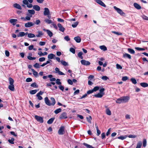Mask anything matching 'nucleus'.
<instances>
[{"label":"nucleus","instance_id":"de8ad7c7","mask_svg":"<svg viewBox=\"0 0 148 148\" xmlns=\"http://www.w3.org/2000/svg\"><path fill=\"white\" fill-rule=\"evenodd\" d=\"M44 21L47 24H49L52 23V21L51 20H50L48 19H46Z\"/></svg>","mask_w":148,"mask_h":148},{"label":"nucleus","instance_id":"39448f33","mask_svg":"<svg viewBox=\"0 0 148 148\" xmlns=\"http://www.w3.org/2000/svg\"><path fill=\"white\" fill-rule=\"evenodd\" d=\"M81 64L83 65L88 66L90 65V63L88 61L84 60H82L81 61Z\"/></svg>","mask_w":148,"mask_h":148},{"label":"nucleus","instance_id":"774afa93","mask_svg":"<svg viewBox=\"0 0 148 148\" xmlns=\"http://www.w3.org/2000/svg\"><path fill=\"white\" fill-rule=\"evenodd\" d=\"M142 18L144 20H148V17L145 15L142 16Z\"/></svg>","mask_w":148,"mask_h":148},{"label":"nucleus","instance_id":"412c9836","mask_svg":"<svg viewBox=\"0 0 148 148\" xmlns=\"http://www.w3.org/2000/svg\"><path fill=\"white\" fill-rule=\"evenodd\" d=\"M13 7L16 8L21 10L22 9L21 7V6L17 3H14L13 5Z\"/></svg>","mask_w":148,"mask_h":148},{"label":"nucleus","instance_id":"a18cd8bd","mask_svg":"<svg viewBox=\"0 0 148 148\" xmlns=\"http://www.w3.org/2000/svg\"><path fill=\"white\" fill-rule=\"evenodd\" d=\"M112 32L113 33H114L115 34H116L117 35H122V34L120 32H116L114 31H112Z\"/></svg>","mask_w":148,"mask_h":148},{"label":"nucleus","instance_id":"3c124183","mask_svg":"<svg viewBox=\"0 0 148 148\" xmlns=\"http://www.w3.org/2000/svg\"><path fill=\"white\" fill-rule=\"evenodd\" d=\"M34 66L36 68H40V65H39V64L36 63L34 65Z\"/></svg>","mask_w":148,"mask_h":148},{"label":"nucleus","instance_id":"72a5a7b5","mask_svg":"<svg viewBox=\"0 0 148 148\" xmlns=\"http://www.w3.org/2000/svg\"><path fill=\"white\" fill-rule=\"evenodd\" d=\"M100 48L103 51H106L107 50V49L106 47L104 45H102L99 46Z\"/></svg>","mask_w":148,"mask_h":148},{"label":"nucleus","instance_id":"bf43d9fd","mask_svg":"<svg viewBox=\"0 0 148 148\" xmlns=\"http://www.w3.org/2000/svg\"><path fill=\"white\" fill-rule=\"evenodd\" d=\"M105 90V89L104 88H102L101 89L99 90L100 93H101L103 95L104 94V91Z\"/></svg>","mask_w":148,"mask_h":148},{"label":"nucleus","instance_id":"473e14b6","mask_svg":"<svg viewBox=\"0 0 148 148\" xmlns=\"http://www.w3.org/2000/svg\"><path fill=\"white\" fill-rule=\"evenodd\" d=\"M27 37L29 38H32L35 37L36 36L34 34L31 33H29L27 34Z\"/></svg>","mask_w":148,"mask_h":148},{"label":"nucleus","instance_id":"aec40b11","mask_svg":"<svg viewBox=\"0 0 148 148\" xmlns=\"http://www.w3.org/2000/svg\"><path fill=\"white\" fill-rule=\"evenodd\" d=\"M55 57V55L51 53L48 55V58L49 59H54V58Z\"/></svg>","mask_w":148,"mask_h":148},{"label":"nucleus","instance_id":"c756f323","mask_svg":"<svg viewBox=\"0 0 148 148\" xmlns=\"http://www.w3.org/2000/svg\"><path fill=\"white\" fill-rule=\"evenodd\" d=\"M116 102L119 104H120L122 103H123L121 97L117 99L116 101Z\"/></svg>","mask_w":148,"mask_h":148},{"label":"nucleus","instance_id":"e2e57ef3","mask_svg":"<svg viewBox=\"0 0 148 148\" xmlns=\"http://www.w3.org/2000/svg\"><path fill=\"white\" fill-rule=\"evenodd\" d=\"M116 67L117 69H122V67L120 65L117 64H116Z\"/></svg>","mask_w":148,"mask_h":148},{"label":"nucleus","instance_id":"8fccbe9b","mask_svg":"<svg viewBox=\"0 0 148 148\" xmlns=\"http://www.w3.org/2000/svg\"><path fill=\"white\" fill-rule=\"evenodd\" d=\"M82 54L83 53L82 52H79L77 54L78 57L81 59H82L83 58V57L82 56Z\"/></svg>","mask_w":148,"mask_h":148},{"label":"nucleus","instance_id":"f3484780","mask_svg":"<svg viewBox=\"0 0 148 148\" xmlns=\"http://www.w3.org/2000/svg\"><path fill=\"white\" fill-rule=\"evenodd\" d=\"M17 21V20L16 19H12L10 20L9 21L13 25H14L16 24V22Z\"/></svg>","mask_w":148,"mask_h":148},{"label":"nucleus","instance_id":"393cba45","mask_svg":"<svg viewBox=\"0 0 148 148\" xmlns=\"http://www.w3.org/2000/svg\"><path fill=\"white\" fill-rule=\"evenodd\" d=\"M127 51L130 53L131 54H134L135 53V51L133 49L131 48H128L127 49Z\"/></svg>","mask_w":148,"mask_h":148},{"label":"nucleus","instance_id":"1a4fd4ad","mask_svg":"<svg viewBox=\"0 0 148 148\" xmlns=\"http://www.w3.org/2000/svg\"><path fill=\"white\" fill-rule=\"evenodd\" d=\"M96 3L103 7H106L105 4L101 0H95Z\"/></svg>","mask_w":148,"mask_h":148},{"label":"nucleus","instance_id":"7ed1b4c3","mask_svg":"<svg viewBox=\"0 0 148 148\" xmlns=\"http://www.w3.org/2000/svg\"><path fill=\"white\" fill-rule=\"evenodd\" d=\"M34 117L37 121L40 123H43V117L37 115L35 116Z\"/></svg>","mask_w":148,"mask_h":148},{"label":"nucleus","instance_id":"cd10ccee","mask_svg":"<svg viewBox=\"0 0 148 148\" xmlns=\"http://www.w3.org/2000/svg\"><path fill=\"white\" fill-rule=\"evenodd\" d=\"M9 89L12 91H14V86L13 84L10 85L8 86Z\"/></svg>","mask_w":148,"mask_h":148},{"label":"nucleus","instance_id":"4d7b16f0","mask_svg":"<svg viewBox=\"0 0 148 148\" xmlns=\"http://www.w3.org/2000/svg\"><path fill=\"white\" fill-rule=\"evenodd\" d=\"M101 79L104 80L106 81L108 79H109V78L106 76H104L101 77Z\"/></svg>","mask_w":148,"mask_h":148},{"label":"nucleus","instance_id":"423d86ee","mask_svg":"<svg viewBox=\"0 0 148 148\" xmlns=\"http://www.w3.org/2000/svg\"><path fill=\"white\" fill-rule=\"evenodd\" d=\"M55 73H58L59 75H65V74L62 73V72L60 71L59 69L57 67H56L55 69Z\"/></svg>","mask_w":148,"mask_h":148},{"label":"nucleus","instance_id":"864d4df0","mask_svg":"<svg viewBox=\"0 0 148 148\" xmlns=\"http://www.w3.org/2000/svg\"><path fill=\"white\" fill-rule=\"evenodd\" d=\"M86 119L87 121L90 123H91V120L92 119V118L91 116H90L88 117H87Z\"/></svg>","mask_w":148,"mask_h":148},{"label":"nucleus","instance_id":"6e6552de","mask_svg":"<svg viewBox=\"0 0 148 148\" xmlns=\"http://www.w3.org/2000/svg\"><path fill=\"white\" fill-rule=\"evenodd\" d=\"M34 25V23L32 22H29L25 24V26L26 27H29Z\"/></svg>","mask_w":148,"mask_h":148},{"label":"nucleus","instance_id":"052dcab7","mask_svg":"<svg viewBox=\"0 0 148 148\" xmlns=\"http://www.w3.org/2000/svg\"><path fill=\"white\" fill-rule=\"evenodd\" d=\"M27 58L30 60H34L36 59V57H32L30 56H28L27 57Z\"/></svg>","mask_w":148,"mask_h":148},{"label":"nucleus","instance_id":"dca6fc26","mask_svg":"<svg viewBox=\"0 0 148 148\" xmlns=\"http://www.w3.org/2000/svg\"><path fill=\"white\" fill-rule=\"evenodd\" d=\"M74 39L77 43L80 42L81 40V38L78 36L75 37Z\"/></svg>","mask_w":148,"mask_h":148},{"label":"nucleus","instance_id":"f8f14e48","mask_svg":"<svg viewBox=\"0 0 148 148\" xmlns=\"http://www.w3.org/2000/svg\"><path fill=\"white\" fill-rule=\"evenodd\" d=\"M60 119H64L67 118L66 113V112L62 113L59 116Z\"/></svg>","mask_w":148,"mask_h":148},{"label":"nucleus","instance_id":"bb28decb","mask_svg":"<svg viewBox=\"0 0 148 148\" xmlns=\"http://www.w3.org/2000/svg\"><path fill=\"white\" fill-rule=\"evenodd\" d=\"M55 119V118H52L49 119L47 122V123L48 124H51L52 123L54 120Z\"/></svg>","mask_w":148,"mask_h":148},{"label":"nucleus","instance_id":"69168bd1","mask_svg":"<svg viewBox=\"0 0 148 148\" xmlns=\"http://www.w3.org/2000/svg\"><path fill=\"white\" fill-rule=\"evenodd\" d=\"M128 79V78L127 76L123 77L122 78V80L123 81H125Z\"/></svg>","mask_w":148,"mask_h":148},{"label":"nucleus","instance_id":"a211bd4d","mask_svg":"<svg viewBox=\"0 0 148 148\" xmlns=\"http://www.w3.org/2000/svg\"><path fill=\"white\" fill-rule=\"evenodd\" d=\"M43 30L47 32V34L49 37H51L53 36V34L48 29L46 30L45 29H43Z\"/></svg>","mask_w":148,"mask_h":148},{"label":"nucleus","instance_id":"4468645a","mask_svg":"<svg viewBox=\"0 0 148 148\" xmlns=\"http://www.w3.org/2000/svg\"><path fill=\"white\" fill-rule=\"evenodd\" d=\"M58 26L59 28V30L62 32H64L65 29V28L62 26L60 23H58Z\"/></svg>","mask_w":148,"mask_h":148},{"label":"nucleus","instance_id":"b1692460","mask_svg":"<svg viewBox=\"0 0 148 148\" xmlns=\"http://www.w3.org/2000/svg\"><path fill=\"white\" fill-rule=\"evenodd\" d=\"M134 7L137 9L140 10L141 8V7L138 3H135L134 4Z\"/></svg>","mask_w":148,"mask_h":148},{"label":"nucleus","instance_id":"20e7f679","mask_svg":"<svg viewBox=\"0 0 148 148\" xmlns=\"http://www.w3.org/2000/svg\"><path fill=\"white\" fill-rule=\"evenodd\" d=\"M65 133L64 127L63 126H61L58 131V133L59 135L63 134Z\"/></svg>","mask_w":148,"mask_h":148},{"label":"nucleus","instance_id":"37998d69","mask_svg":"<svg viewBox=\"0 0 148 148\" xmlns=\"http://www.w3.org/2000/svg\"><path fill=\"white\" fill-rule=\"evenodd\" d=\"M78 23H79L78 22H76L73 23V24L72 25V26L73 28H75L77 26L78 24Z\"/></svg>","mask_w":148,"mask_h":148},{"label":"nucleus","instance_id":"6e6d98bb","mask_svg":"<svg viewBox=\"0 0 148 148\" xmlns=\"http://www.w3.org/2000/svg\"><path fill=\"white\" fill-rule=\"evenodd\" d=\"M69 50L70 51L73 53V54H75V49H74L73 48H70Z\"/></svg>","mask_w":148,"mask_h":148},{"label":"nucleus","instance_id":"13d9d810","mask_svg":"<svg viewBox=\"0 0 148 148\" xmlns=\"http://www.w3.org/2000/svg\"><path fill=\"white\" fill-rule=\"evenodd\" d=\"M147 144V141L146 139H144L143 142V146L145 147L146 146Z\"/></svg>","mask_w":148,"mask_h":148},{"label":"nucleus","instance_id":"58836bf2","mask_svg":"<svg viewBox=\"0 0 148 148\" xmlns=\"http://www.w3.org/2000/svg\"><path fill=\"white\" fill-rule=\"evenodd\" d=\"M127 135H125L124 136H120L118 137L117 138L119 139H121L122 140H123L125 139L126 138H127Z\"/></svg>","mask_w":148,"mask_h":148},{"label":"nucleus","instance_id":"c85d7f7f","mask_svg":"<svg viewBox=\"0 0 148 148\" xmlns=\"http://www.w3.org/2000/svg\"><path fill=\"white\" fill-rule=\"evenodd\" d=\"M103 95L101 93H99L97 94L94 95V96L97 98H101L103 97Z\"/></svg>","mask_w":148,"mask_h":148},{"label":"nucleus","instance_id":"5701e85b","mask_svg":"<svg viewBox=\"0 0 148 148\" xmlns=\"http://www.w3.org/2000/svg\"><path fill=\"white\" fill-rule=\"evenodd\" d=\"M27 34V33H25V32H20L19 34L17 35V36L18 37H22L25 35V34Z\"/></svg>","mask_w":148,"mask_h":148},{"label":"nucleus","instance_id":"7c9ffc66","mask_svg":"<svg viewBox=\"0 0 148 148\" xmlns=\"http://www.w3.org/2000/svg\"><path fill=\"white\" fill-rule=\"evenodd\" d=\"M31 70L32 71L33 74L36 76V77H37L38 76V73L34 69H31Z\"/></svg>","mask_w":148,"mask_h":148},{"label":"nucleus","instance_id":"5fc2aeb1","mask_svg":"<svg viewBox=\"0 0 148 148\" xmlns=\"http://www.w3.org/2000/svg\"><path fill=\"white\" fill-rule=\"evenodd\" d=\"M135 49H136L137 50H138V51H145V49L141 48H140V47H136L135 48Z\"/></svg>","mask_w":148,"mask_h":148},{"label":"nucleus","instance_id":"9b49d317","mask_svg":"<svg viewBox=\"0 0 148 148\" xmlns=\"http://www.w3.org/2000/svg\"><path fill=\"white\" fill-rule=\"evenodd\" d=\"M49 13L50 12L49 9L47 8H45L44 12V15L45 16L48 15H49Z\"/></svg>","mask_w":148,"mask_h":148},{"label":"nucleus","instance_id":"e433bc0d","mask_svg":"<svg viewBox=\"0 0 148 148\" xmlns=\"http://www.w3.org/2000/svg\"><path fill=\"white\" fill-rule=\"evenodd\" d=\"M106 113L108 115H110L111 114V111L109 108H107L106 109Z\"/></svg>","mask_w":148,"mask_h":148},{"label":"nucleus","instance_id":"680f3d73","mask_svg":"<svg viewBox=\"0 0 148 148\" xmlns=\"http://www.w3.org/2000/svg\"><path fill=\"white\" fill-rule=\"evenodd\" d=\"M56 83L58 85H61V82H60V80L58 79L56 80Z\"/></svg>","mask_w":148,"mask_h":148},{"label":"nucleus","instance_id":"6ab92c4d","mask_svg":"<svg viewBox=\"0 0 148 148\" xmlns=\"http://www.w3.org/2000/svg\"><path fill=\"white\" fill-rule=\"evenodd\" d=\"M33 9L36 11H39L40 10V7L37 5H35L33 6Z\"/></svg>","mask_w":148,"mask_h":148},{"label":"nucleus","instance_id":"0e129e2a","mask_svg":"<svg viewBox=\"0 0 148 148\" xmlns=\"http://www.w3.org/2000/svg\"><path fill=\"white\" fill-rule=\"evenodd\" d=\"M64 39L67 41H69L70 40V38L68 36H65L64 37Z\"/></svg>","mask_w":148,"mask_h":148},{"label":"nucleus","instance_id":"a19ab883","mask_svg":"<svg viewBox=\"0 0 148 148\" xmlns=\"http://www.w3.org/2000/svg\"><path fill=\"white\" fill-rule=\"evenodd\" d=\"M62 111V109L61 108H58L54 111V112L55 114H57L61 112Z\"/></svg>","mask_w":148,"mask_h":148},{"label":"nucleus","instance_id":"ea45409f","mask_svg":"<svg viewBox=\"0 0 148 148\" xmlns=\"http://www.w3.org/2000/svg\"><path fill=\"white\" fill-rule=\"evenodd\" d=\"M14 138H12L10 139H9L8 140V142L11 144H14Z\"/></svg>","mask_w":148,"mask_h":148},{"label":"nucleus","instance_id":"c9c22d12","mask_svg":"<svg viewBox=\"0 0 148 148\" xmlns=\"http://www.w3.org/2000/svg\"><path fill=\"white\" fill-rule=\"evenodd\" d=\"M83 145L85 146L87 148H95L94 147H93L92 146L85 143H83Z\"/></svg>","mask_w":148,"mask_h":148},{"label":"nucleus","instance_id":"9d476101","mask_svg":"<svg viewBox=\"0 0 148 148\" xmlns=\"http://www.w3.org/2000/svg\"><path fill=\"white\" fill-rule=\"evenodd\" d=\"M44 100L45 103L48 106H51V102H50V101L49 100L48 97H45V98Z\"/></svg>","mask_w":148,"mask_h":148},{"label":"nucleus","instance_id":"09e8293b","mask_svg":"<svg viewBox=\"0 0 148 148\" xmlns=\"http://www.w3.org/2000/svg\"><path fill=\"white\" fill-rule=\"evenodd\" d=\"M61 63L62 65H63L66 66L68 65V63L67 62L63 60H61Z\"/></svg>","mask_w":148,"mask_h":148},{"label":"nucleus","instance_id":"79ce46f5","mask_svg":"<svg viewBox=\"0 0 148 148\" xmlns=\"http://www.w3.org/2000/svg\"><path fill=\"white\" fill-rule=\"evenodd\" d=\"M130 80L132 83L134 84H135L137 83L136 80L135 78H132Z\"/></svg>","mask_w":148,"mask_h":148},{"label":"nucleus","instance_id":"f704fd0d","mask_svg":"<svg viewBox=\"0 0 148 148\" xmlns=\"http://www.w3.org/2000/svg\"><path fill=\"white\" fill-rule=\"evenodd\" d=\"M38 90H34L30 91V93L32 95H33L35 94L38 91Z\"/></svg>","mask_w":148,"mask_h":148},{"label":"nucleus","instance_id":"f257e3e1","mask_svg":"<svg viewBox=\"0 0 148 148\" xmlns=\"http://www.w3.org/2000/svg\"><path fill=\"white\" fill-rule=\"evenodd\" d=\"M33 2V0H23L22 2L24 4L27 5V7L31 8H32L33 5L31 3Z\"/></svg>","mask_w":148,"mask_h":148},{"label":"nucleus","instance_id":"c03bdc74","mask_svg":"<svg viewBox=\"0 0 148 148\" xmlns=\"http://www.w3.org/2000/svg\"><path fill=\"white\" fill-rule=\"evenodd\" d=\"M9 83L10 85L13 84L14 81V80L11 77L9 78Z\"/></svg>","mask_w":148,"mask_h":148},{"label":"nucleus","instance_id":"603ef678","mask_svg":"<svg viewBox=\"0 0 148 148\" xmlns=\"http://www.w3.org/2000/svg\"><path fill=\"white\" fill-rule=\"evenodd\" d=\"M31 86L34 88H37L38 86L36 83H34L31 84Z\"/></svg>","mask_w":148,"mask_h":148},{"label":"nucleus","instance_id":"2f4dec72","mask_svg":"<svg viewBox=\"0 0 148 148\" xmlns=\"http://www.w3.org/2000/svg\"><path fill=\"white\" fill-rule=\"evenodd\" d=\"M140 85L143 87H146L148 86V84L146 83H141L140 84Z\"/></svg>","mask_w":148,"mask_h":148},{"label":"nucleus","instance_id":"f03ea898","mask_svg":"<svg viewBox=\"0 0 148 148\" xmlns=\"http://www.w3.org/2000/svg\"><path fill=\"white\" fill-rule=\"evenodd\" d=\"M114 8L117 11V12L121 15L122 16H124L125 15V13L121 9L117 8L115 6L114 7Z\"/></svg>","mask_w":148,"mask_h":148},{"label":"nucleus","instance_id":"4be33fe9","mask_svg":"<svg viewBox=\"0 0 148 148\" xmlns=\"http://www.w3.org/2000/svg\"><path fill=\"white\" fill-rule=\"evenodd\" d=\"M51 101V106H54L56 103V101L53 97H51L50 98Z\"/></svg>","mask_w":148,"mask_h":148},{"label":"nucleus","instance_id":"ddd939ff","mask_svg":"<svg viewBox=\"0 0 148 148\" xmlns=\"http://www.w3.org/2000/svg\"><path fill=\"white\" fill-rule=\"evenodd\" d=\"M123 57L124 58H127L129 59H131V56L129 54L126 53H123Z\"/></svg>","mask_w":148,"mask_h":148},{"label":"nucleus","instance_id":"49530a36","mask_svg":"<svg viewBox=\"0 0 148 148\" xmlns=\"http://www.w3.org/2000/svg\"><path fill=\"white\" fill-rule=\"evenodd\" d=\"M38 34L36 35V36L37 37H40L41 36L43 35L42 32L40 31H38Z\"/></svg>","mask_w":148,"mask_h":148},{"label":"nucleus","instance_id":"4c0bfd02","mask_svg":"<svg viewBox=\"0 0 148 148\" xmlns=\"http://www.w3.org/2000/svg\"><path fill=\"white\" fill-rule=\"evenodd\" d=\"M142 145V143L141 141H139L137 144V146L136 148H140Z\"/></svg>","mask_w":148,"mask_h":148},{"label":"nucleus","instance_id":"2eb2a0df","mask_svg":"<svg viewBox=\"0 0 148 148\" xmlns=\"http://www.w3.org/2000/svg\"><path fill=\"white\" fill-rule=\"evenodd\" d=\"M26 15L27 16L25 18H23L24 20L25 21H30L31 19V18L32 17V15H29V14H27Z\"/></svg>","mask_w":148,"mask_h":148},{"label":"nucleus","instance_id":"a878e982","mask_svg":"<svg viewBox=\"0 0 148 148\" xmlns=\"http://www.w3.org/2000/svg\"><path fill=\"white\" fill-rule=\"evenodd\" d=\"M29 15H33L35 13V11L34 10H29L27 11Z\"/></svg>","mask_w":148,"mask_h":148},{"label":"nucleus","instance_id":"0eeeda50","mask_svg":"<svg viewBox=\"0 0 148 148\" xmlns=\"http://www.w3.org/2000/svg\"><path fill=\"white\" fill-rule=\"evenodd\" d=\"M123 103H126L128 102L130 99V98L128 96H123L121 97Z\"/></svg>","mask_w":148,"mask_h":148},{"label":"nucleus","instance_id":"338daca9","mask_svg":"<svg viewBox=\"0 0 148 148\" xmlns=\"http://www.w3.org/2000/svg\"><path fill=\"white\" fill-rule=\"evenodd\" d=\"M45 58L44 57H41L39 58V60L40 62H42L45 60Z\"/></svg>","mask_w":148,"mask_h":148}]
</instances>
